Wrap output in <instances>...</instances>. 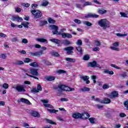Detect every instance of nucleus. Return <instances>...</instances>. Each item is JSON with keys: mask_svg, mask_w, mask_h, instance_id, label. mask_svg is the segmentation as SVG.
Here are the masks:
<instances>
[{"mask_svg": "<svg viewBox=\"0 0 128 128\" xmlns=\"http://www.w3.org/2000/svg\"><path fill=\"white\" fill-rule=\"evenodd\" d=\"M45 79L47 80V81H54L56 79V77H54V76H47L46 77Z\"/></svg>", "mask_w": 128, "mask_h": 128, "instance_id": "obj_17", "label": "nucleus"}, {"mask_svg": "<svg viewBox=\"0 0 128 128\" xmlns=\"http://www.w3.org/2000/svg\"><path fill=\"white\" fill-rule=\"evenodd\" d=\"M88 67H92V68H94L95 67H98L100 68V69H102V66H100L99 64H98L96 61H93L92 62H90L88 64Z\"/></svg>", "mask_w": 128, "mask_h": 128, "instance_id": "obj_5", "label": "nucleus"}, {"mask_svg": "<svg viewBox=\"0 0 128 128\" xmlns=\"http://www.w3.org/2000/svg\"><path fill=\"white\" fill-rule=\"evenodd\" d=\"M76 50L78 52H80V54H82V47H80V46H78V47H76Z\"/></svg>", "mask_w": 128, "mask_h": 128, "instance_id": "obj_32", "label": "nucleus"}, {"mask_svg": "<svg viewBox=\"0 0 128 128\" xmlns=\"http://www.w3.org/2000/svg\"><path fill=\"white\" fill-rule=\"evenodd\" d=\"M83 59H84V60H89L90 55H88V54L84 55V56Z\"/></svg>", "mask_w": 128, "mask_h": 128, "instance_id": "obj_47", "label": "nucleus"}, {"mask_svg": "<svg viewBox=\"0 0 128 128\" xmlns=\"http://www.w3.org/2000/svg\"><path fill=\"white\" fill-rule=\"evenodd\" d=\"M66 28H62L60 30V32L58 33V35H62V33H64V31H66Z\"/></svg>", "mask_w": 128, "mask_h": 128, "instance_id": "obj_27", "label": "nucleus"}, {"mask_svg": "<svg viewBox=\"0 0 128 128\" xmlns=\"http://www.w3.org/2000/svg\"><path fill=\"white\" fill-rule=\"evenodd\" d=\"M48 4H49V2H48V0H45V2H42L41 6H47Z\"/></svg>", "mask_w": 128, "mask_h": 128, "instance_id": "obj_26", "label": "nucleus"}, {"mask_svg": "<svg viewBox=\"0 0 128 128\" xmlns=\"http://www.w3.org/2000/svg\"><path fill=\"white\" fill-rule=\"evenodd\" d=\"M38 69H36L34 68H32L29 70V73L32 74V76H37L38 74Z\"/></svg>", "mask_w": 128, "mask_h": 128, "instance_id": "obj_11", "label": "nucleus"}, {"mask_svg": "<svg viewBox=\"0 0 128 128\" xmlns=\"http://www.w3.org/2000/svg\"><path fill=\"white\" fill-rule=\"evenodd\" d=\"M46 122L48 124H56V122H54L52 120H46Z\"/></svg>", "mask_w": 128, "mask_h": 128, "instance_id": "obj_50", "label": "nucleus"}, {"mask_svg": "<svg viewBox=\"0 0 128 128\" xmlns=\"http://www.w3.org/2000/svg\"><path fill=\"white\" fill-rule=\"evenodd\" d=\"M91 78L92 80H93L94 83H96V76L92 75L91 76Z\"/></svg>", "mask_w": 128, "mask_h": 128, "instance_id": "obj_45", "label": "nucleus"}, {"mask_svg": "<svg viewBox=\"0 0 128 128\" xmlns=\"http://www.w3.org/2000/svg\"><path fill=\"white\" fill-rule=\"evenodd\" d=\"M94 44L96 46H100L101 45L100 41H95Z\"/></svg>", "mask_w": 128, "mask_h": 128, "instance_id": "obj_57", "label": "nucleus"}, {"mask_svg": "<svg viewBox=\"0 0 128 128\" xmlns=\"http://www.w3.org/2000/svg\"><path fill=\"white\" fill-rule=\"evenodd\" d=\"M47 110L50 112H58V110H54V109H50V108H47Z\"/></svg>", "mask_w": 128, "mask_h": 128, "instance_id": "obj_41", "label": "nucleus"}, {"mask_svg": "<svg viewBox=\"0 0 128 128\" xmlns=\"http://www.w3.org/2000/svg\"><path fill=\"white\" fill-rule=\"evenodd\" d=\"M58 92H62V90H66V92H70L71 90H74V88H70L68 86L66 85H62V84H59L58 85Z\"/></svg>", "mask_w": 128, "mask_h": 128, "instance_id": "obj_3", "label": "nucleus"}, {"mask_svg": "<svg viewBox=\"0 0 128 128\" xmlns=\"http://www.w3.org/2000/svg\"><path fill=\"white\" fill-rule=\"evenodd\" d=\"M120 116L121 118H124L125 116H126V114L124 112H121L120 114Z\"/></svg>", "mask_w": 128, "mask_h": 128, "instance_id": "obj_63", "label": "nucleus"}, {"mask_svg": "<svg viewBox=\"0 0 128 128\" xmlns=\"http://www.w3.org/2000/svg\"><path fill=\"white\" fill-rule=\"evenodd\" d=\"M44 106L46 108H54L53 106H52V104H48V102L46 104H44Z\"/></svg>", "mask_w": 128, "mask_h": 128, "instance_id": "obj_34", "label": "nucleus"}, {"mask_svg": "<svg viewBox=\"0 0 128 128\" xmlns=\"http://www.w3.org/2000/svg\"><path fill=\"white\" fill-rule=\"evenodd\" d=\"M48 21L49 23H55L56 20L52 19V18H48Z\"/></svg>", "mask_w": 128, "mask_h": 128, "instance_id": "obj_48", "label": "nucleus"}, {"mask_svg": "<svg viewBox=\"0 0 128 128\" xmlns=\"http://www.w3.org/2000/svg\"><path fill=\"white\" fill-rule=\"evenodd\" d=\"M74 21L76 23H78V24H80L81 21L80 19H74Z\"/></svg>", "mask_w": 128, "mask_h": 128, "instance_id": "obj_62", "label": "nucleus"}, {"mask_svg": "<svg viewBox=\"0 0 128 128\" xmlns=\"http://www.w3.org/2000/svg\"><path fill=\"white\" fill-rule=\"evenodd\" d=\"M98 23L100 27H102L103 29H107V28H110V22L106 18L103 19H100L98 22Z\"/></svg>", "mask_w": 128, "mask_h": 128, "instance_id": "obj_1", "label": "nucleus"}, {"mask_svg": "<svg viewBox=\"0 0 128 128\" xmlns=\"http://www.w3.org/2000/svg\"><path fill=\"white\" fill-rule=\"evenodd\" d=\"M12 42H17L18 41V37H14V38H12Z\"/></svg>", "mask_w": 128, "mask_h": 128, "instance_id": "obj_61", "label": "nucleus"}, {"mask_svg": "<svg viewBox=\"0 0 128 128\" xmlns=\"http://www.w3.org/2000/svg\"><path fill=\"white\" fill-rule=\"evenodd\" d=\"M18 102H25L26 104H30V103L28 100H27L26 98H22L20 100H18Z\"/></svg>", "mask_w": 128, "mask_h": 128, "instance_id": "obj_15", "label": "nucleus"}, {"mask_svg": "<svg viewBox=\"0 0 128 128\" xmlns=\"http://www.w3.org/2000/svg\"><path fill=\"white\" fill-rule=\"evenodd\" d=\"M90 90V88L88 87H83L80 89V90L82 92H89Z\"/></svg>", "mask_w": 128, "mask_h": 128, "instance_id": "obj_24", "label": "nucleus"}, {"mask_svg": "<svg viewBox=\"0 0 128 128\" xmlns=\"http://www.w3.org/2000/svg\"><path fill=\"white\" fill-rule=\"evenodd\" d=\"M82 44V41L80 39H78L77 42H76V44L78 45V46H81Z\"/></svg>", "mask_w": 128, "mask_h": 128, "instance_id": "obj_38", "label": "nucleus"}, {"mask_svg": "<svg viewBox=\"0 0 128 128\" xmlns=\"http://www.w3.org/2000/svg\"><path fill=\"white\" fill-rule=\"evenodd\" d=\"M56 72L58 73V74H62L64 73H66V71L64 70H60L56 71Z\"/></svg>", "mask_w": 128, "mask_h": 128, "instance_id": "obj_44", "label": "nucleus"}, {"mask_svg": "<svg viewBox=\"0 0 128 128\" xmlns=\"http://www.w3.org/2000/svg\"><path fill=\"white\" fill-rule=\"evenodd\" d=\"M42 90V88L41 85H40V84H38V85H37V88L34 87V88H32V89H30V90L32 92L36 94V92H39L40 90Z\"/></svg>", "mask_w": 128, "mask_h": 128, "instance_id": "obj_7", "label": "nucleus"}, {"mask_svg": "<svg viewBox=\"0 0 128 128\" xmlns=\"http://www.w3.org/2000/svg\"><path fill=\"white\" fill-rule=\"evenodd\" d=\"M74 118H88L90 116L88 112H84L82 114L80 112H74L72 114Z\"/></svg>", "mask_w": 128, "mask_h": 128, "instance_id": "obj_2", "label": "nucleus"}, {"mask_svg": "<svg viewBox=\"0 0 128 128\" xmlns=\"http://www.w3.org/2000/svg\"><path fill=\"white\" fill-rule=\"evenodd\" d=\"M48 21L46 20H40V26H44V25H46V24H47Z\"/></svg>", "mask_w": 128, "mask_h": 128, "instance_id": "obj_23", "label": "nucleus"}, {"mask_svg": "<svg viewBox=\"0 0 128 128\" xmlns=\"http://www.w3.org/2000/svg\"><path fill=\"white\" fill-rule=\"evenodd\" d=\"M22 6H24L25 8H29L30 6V4H22Z\"/></svg>", "mask_w": 128, "mask_h": 128, "instance_id": "obj_54", "label": "nucleus"}, {"mask_svg": "<svg viewBox=\"0 0 128 128\" xmlns=\"http://www.w3.org/2000/svg\"><path fill=\"white\" fill-rule=\"evenodd\" d=\"M50 27L51 29L53 30L52 31V32L54 34H58V26H56V25L53 24V25H50Z\"/></svg>", "mask_w": 128, "mask_h": 128, "instance_id": "obj_9", "label": "nucleus"}, {"mask_svg": "<svg viewBox=\"0 0 128 128\" xmlns=\"http://www.w3.org/2000/svg\"><path fill=\"white\" fill-rule=\"evenodd\" d=\"M92 4L90 2H86L84 4V6H92Z\"/></svg>", "mask_w": 128, "mask_h": 128, "instance_id": "obj_52", "label": "nucleus"}, {"mask_svg": "<svg viewBox=\"0 0 128 128\" xmlns=\"http://www.w3.org/2000/svg\"><path fill=\"white\" fill-rule=\"evenodd\" d=\"M110 49H112V50H114L115 51H120V48H116L115 46H111L110 47Z\"/></svg>", "mask_w": 128, "mask_h": 128, "instance_id": "obj_33", "label": "nucleus"}, {"mask_svg": "<svg viewBox=\"0 0 128 128\" xmlns=\"http://www.w3.org/2000/svg\"><path fill=\"white\" fill-rule=\"evenodd\" d=\"M124 106H126V109L128 110V100H126V102H124Z\"/></svg>", "mask_w": 128, "mask_h": 128, "instance_id": "obj_51", "label": "nucleus"}, {"mask_svg": "<svg viewBox=\"0 0 128 128\" xmlns=\"http://www.w3.org/2000/svg\"><path fill=\"white\" fill-rule=\"evenodd\" d=\"M60 100L62 102H68V98H60Z\"/></svg>", "mask_w": 128, "mask_h": 128, "instance_id": "obj_58", "label": "nucleus"}, {"mask_svg": "<svg viewBox=\"0 0 128 128\" xmlns=\"http://www.w3.org/2000/svg\"><path fill=\"white\" fill-rule=\"evenodd\" d=\"M116 35L120 37H124L125 36H127L128 34L126 33L125 34H122L121 33H116Z\"/></svg>", "mask_w": 128, "mask_h": 128, "instance_id": "obj_31", "label": "nucleus"}, {"mask_svg": "<svg viewBox=\"0 0 128 128\" xmlns=\"http://www.w3.org/2000/svg\"><path fill=\"white\" fill-rule=\"evenodd\" d=\"M110 88V86L107 85V84H104L102 86V88H104V90H106V88Z\"/></svg>", "mask_w": 128, "mask_h": 128, "instance_id": "obj_59", "label": "nucleus"}, {"mask_svg": "<svg viewBox=\"0 0 128 128\" xmlns=\"http://www.w3.org/2000/svg\"><path fill=\"white\" fill-rule=\"evenodd\" d=\"M36 40L37 41H39V42H42L45 44L48 43V41H47L46 39H45L44 38H37L36 39Z\"/></svg>", "mask_w": 128, "mask_h": 128, "instance_id": "obj_18", "label": "nucleus"}, {"mask_svg": "<svg viewBox=\"0 0 128 128\" xmlns=\"http://www.w3.org/2000/svg\"><path fill=\"white\" fill-rule=\"evenodd\" d=\"M83 23L87 25V26H92V23L90 21H84Z\"/></svg>", "mask_w": 128, "mask_h": 128, "instance_id": "obj_30", "label": "nucleus"}, {"mask_svg": "<svg viewBox=\"0 0 128 128\" xmlns=\"http://www.w3.org/2000/svg\"><path fill=\"white\" fill-rule=\"evenodd\" d=\"M24 62H25V63H30V62H32V60L30 58H26L24 60Z\"/></svg>", "mask_w": 128, "mask_h": 128, "instance_id": "obj_37", "label": "nucleus"}, {"mask_svg": "<svg viewBox=\"0 0 128 128\" xmlns=\"http://www.w3.org/2000/svg\"><path fill=\"white\" fill-rule=\"evenodd\" d=\"M28 24H29V22H22V24L23 25V26H24V27H26V28H28Z\"/></svg>", "mask_w": 128, "mask_h": 128, "instance_id": "obj_29", "label": "nucleus"}, {"mask_svg": "<svg viewBox=\"0 0 128 128\" xmlns=\"http://www.w3.org/2000/svg\"><path fill=\"white\" fill-rule=\"evenodd\" d=\"M50 41L53 42L54 43H56V44H60V40H59L58 39H50Z\"/></svg>", "mask_w": 128, "mask_h": 128, "instance_id": "obj_21", "label": "nucleus"}, {"mask_svg": "<svg viewBox=\"0 0 128 128\" xmlns=\"http://www.w3.org/2000/svg\"><path fill=\"white\" fill-rule=\"evenodd\" d=\"M62 38H68V33H62Z\"/></svg>", "mask_w": 128, "mask_h": 128, "instance_id": "obj_56", "label": "nucleus"}, {"mask_svg": "<svg viewBox=\"0 0 128 128\" xmlns=\"http://www.w3.org/2000/svg\"><path fill=\"white\" fill-rule=\"evenodd\" d=\"M112 45L114 46L116 48H118L119 46V42H114L112 44Z\"/></svg>", "mask_w": 128, "mask_h": 128, "instance_id": "obj_60", "label": "nucleus"}, {"mask_svg": "<svg viewBox=\"0 0 128 128\" xmlns=\"http://www.w3.org/2000/svg\"><path fill=\"white\" fill-rule=\"evenodd\" d=\"M51 54L55 57H59L60 54L58 52H52Z\"/></svg>", "mask_w": 128, "mask_h": 128, "instance_id": "obj_35", "label": "nucleus"}, {"mask_svg": "<svg viewBox=\"0 0 128 128\" xmlns=\"http://www.w3.org/2000/svg\"><path fill=\"white\" fill-rule=\"evenodd\" d=\"M90 122H91V124H95V122H94V120L95 118H88Z\"/></svg>", "mask_w": 128, "mask_h": 128, "instance_id": "obj_49", "label": "nucleus"}, {"mask_svg": "<svg viewBox=\"0 0 128 128\" xmlns=\"http://www.w3.org/2000/svg\"><path fill=\"white\" fill-rule=\"evenodd\" d=\"M30 114L32 116H34L35 118L40 117V114H39V112L36 110H32L30 112Z\"/></svg>", "mask_w": 128, "mask_h": 128, "instance_id": "obj_13", "label": "nucleus"}, {"mask_svg": "<svg viewBox=\"0 0 128 128\" xmlns=\"http://www.w3.org/2000/svg\"><path fill=\"white\" fill-rule=\"evenodd\" d=\"M63 44L64 45H70V44H71V42L69 40H64L63 42Z\"/></svg>", "mask_w": 128, "mask_h": 128, "instance_id": "obj_36", "label": "nucleus"}, {"mask_svg": "<svg viewBox=\"0 0 128 128\" xmlns=\"http://www.w3.org/2000/svg\"><path fill=\"white\" fill-rule=\"evenodd\" d=\"M118 96V92L116 90H113V92H112L108 94V96L111 98H116L117 96Z\"/></svg>", "mask_w": 128, "mask_h": 128, "instance_id": "obj_10", "label": "nucleus"}, {"mask_svg": "<svg viewBox=\"0 0 128 128\" xmlns=\"http://www.w3.org/2000/svg\"><path fill=\"white\" fill-rule=\"evenodd\" d=\"M29 54L31 55V56H38V57H40L42 55L44 54V52L43 50H41L33 53L32 52H31V51H30Z\"/></svg>", "mask_w": 128, "mask_h": 128, "instance_id": "obj_8", "label": "nucleus"}, {"mask_svg": "<svg viewBox=\"0 0 128 128\" xmlns=\"http://www.w3.org/2000/svg\"><path fill=\"white\" fill-rule=\"evenodd\" d=\"M111 66L113 67L114 68H116V69H118L119 70H121L122 69L121 67H118L116 65H115V64H111Z\"/></svg>", "mask_w": 128, "mask_h": 128, "instance_id": "obj_39", "label": "nucleus"}, {"mask_svg": "<svg viewBox=\"0 0 128 128\" xmlns=\"http://www.w3.org/2000/svg\"><path fill=\"white\" fill-rule=\"evenodd\" d=\"M80 78L83 80L84 81H86L88 79V76H81Z\"/></svg>", "mask_w": 128, "mask_h": 128, "instance_id": "obj_42", "label": "nucleus"}, {"mask_svg": "<svg viewBox=\"0 0 128 128\" xmlns=\"http://www.w3.org/2000/svg\"><path fill=\"white\" fill-rule=\"evenodd\" d=\"M120 14L122 18H128V14L124 12H120Z\"/></svg>", "mask_w": 128, "mask_h": 128, "instance_id": "obj_28", "label": "nucleus"}, {"mask_svg": "<svg viewBox=\"0 0 128 128\" xmlns=\"http://www.w3.org/2000/svg\"><path fill=\"white\" fill-rule=\"evenodd\" d=\"M15 64L16 65H22L24 64V62H23V61H16Z\"/></svg>", "mask_w": 128, "mask_h": 128, "instance_id": "obj_43", "label": "nucleus"}, {"mask_svg": "<svg viewBox=\"0 0 128 128\" xmlns=\"http://www.w3.org/2000/svg\"><path fill=\"white\" fill-rule=\"evenodd\" d=\"M2 87L4 88H8V85L7 84V83H4L2 85Z\"/></svg>", "mask_w": 128, "mask_h": 128, "instance_id": "obj_64", "label": "nucleus"}, {"mask_svg": "<svg viewBox=\"0 0 128 128\" xmlns=\"http://www.w3.org/2000/svg\"><path fill=\"white\" fill-rule=\"evenodd\" d=\"M103 73L109 74L110 75H114V72H113V71H110L108 69H106L105 70H104Z\"/></svg>", "mask_w": 128, "mask_h": 128, "instance_id": "obj_19", "label": "nucleus"}, {"mask_svg": "<svg viewBox=\"0 0 128 128\" xmlns=\"http://www.w3.org/2000/svg\"><path fill=\"white\" fill-rule=\"evenodd\" d=\"M107 12L108 11L104 8H99L98 10V12L100 14H106Z\"/></svg>", "mask_w": 128, "mask_h": 128, "instance_id": "obj_16", "label": "nucleus"}, {"mask_svg": "<svg viewBox=\"0 0 128 128\" xmlns=\"http://www.w3.org/2000/svg\"><path fill=\"white\" fill-rule=\"evenodd\" d=\"M28 39H26V38H23V39H22V43H24V44H26L27 43H28Z\"/></svg>", "mask_w": 128, "mask_h": 128, "instance_id": "obj_46", "label": "nucleus"}, {"mask_svg": "<svg viewBox=\"0 0 128 128\" xmlns=\"http://www.w3.org/2000/svg\"><path fill=\"white\" fill-rule=\"evenodd\" d=\"M30 65L32 67H38V63H36V62H31V63H30Z\"/></svg>", "mask_w": 128, "mask_h": 128, "instance_id": "obj_25", "label": "nucleus"}, {"mask_svg": "<svg viewBox=\"0 0 128 128\" xmlns=\"http://www.w3.org/2000/svg\"><path fill=\"white\" fill-rule=\"evenodd\" d=\"M95 100L96 102H101L102 104H103V100H100V98H96Z\"/></svg>", "mask_w": 128, "mask_h": 128, "instance_id": "obj_55", "label": "nucleus"}, {"mask_svg": "<svg viewBox=\"0 0 128 128\" xmlns=\"http://www.w3.org/2000/svg\"><path fill=\"white\" fill-rule=\"evenodd\" d=\"M31 14L34 16L35 18H42V13L40 10H30Z\"/></svg>", "mask_w": 128, "mask_h": 128, "instance_id": "obj_4", "label": "nucleus"}, {"mask_svg": "<svg viewBox=\"0 0 128 128\" xmlns=\"http://www.w3.org/2000/svg\"><path fill=\"white\" fill-rule=\"evenodd\" d=\"M92 51L98 52V51H100V48L99 47H94L92 48Z\"/></svg>", "mask_w": 128, "mask_h": 128, "instance_id": "obj_53", "label": "nucleus"}, {"mask_svg": "<svg viewBox=\"0 0 128 128\" xmlns=\"http://www.w3.org/2000/svg\"><path fill=\"white\" fill-rule=\"evenodd\" d=\"M38 6V4H31L30 7L34 9V10H34L35 8H37Z\"/></svg>", "mask_w": 128, "mask_h": 128, "instance_id": "obj_40", "label": "nucleus"}, {"mask_svg": "<svg viewBox=\"0 0 128 128\" xmlns=\"http://www.w3.org/2000/svg\"><path fill=\"white\" fill-rule=\"evenodd\" d=\"M14 88H16L18 92H26L25 87L24 85H20V84H18L15 87L13 86Z\"/></svg>", "mask_w": 128, "mask_h": 128, "instance_id": "obj_6", "label": "nucleus"}, {"mask_svg": "<svg viewBox=\"0 0 128 128\" xmlns=\"http://www.w3.org/2000/svg\"><path fill=\"white\" fill-rule=\"evenodd\" d=\"M111 102L110 98H105L102 100V103L104 104H110Z\"/></svg>", "mask_w": 128, "mask_h": 128, "instance_id": "obj_20", "label": "nucleus"}, {"mask_svg": "<svg viewBox=\"0 0 128 128\" xmlns=\"http://www.w3.org/2000/svg\"><path fill=\"white\" fill-rule=\"evenodd\" d=\"M66 60L68 62H76V59L74 58H66Z\"/></svg>", "mask_w": 128, "mask_h": 128, "instance_id": "obj_22", "label": "nucleus"}, {"mask_svg": "<svg viewBox=\"0 0 128 128\" xmlns=\"http://www.w3.org/2000/svg\"><path fill=\"white\" fill-rule=\"evenodd\" d=\"M85 18H99V15L95 14V13H88L85 16Z\"/></svg>", "mask_w": 128, "mask_h": 128, "instance_id": "obj_14", "label": "nucleus"}, {"mask_svg": "<svg viewBox=\"0 0 128 128\" xmlns=\"http://www.w3.org/2000/svg\"><path fill=\"white\" fill-rule=\"evenodd\" d=\"M64 50L66 51H67L68 54H73L74 50V47L72 46H70L68 47H66V48H64Z\"/></svg>", "mask_w": 128, "mask_h": 128, "instance_id": "obj_12", "label": "nucleus"}]
</instances>
